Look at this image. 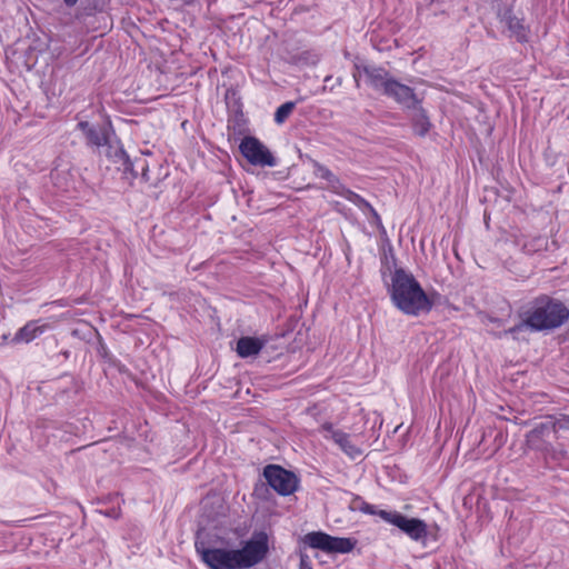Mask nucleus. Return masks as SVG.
Here are the masks:
<instances>
[{"label":"nucleus","mask_w":569,"mask_h":569,"mask_svg":"<svg viewBox=\"0 0 569 569\" xmlns=\"http://www.w3.org/2000/svg\"><path fill=\"white\" fill-rule=\"evenodd\" d=\"M556 421L538 423L526 435L528 446L536 450H546L548 447V439L551 435L556 433Z\"/></svg>","instance_id":"14"},{"label":"nucleus","mask_w":569,"mask_h":569,"mask_svg":"<svg viewBox=\"0 0 569 569\" xmlns=\"http://www.w3.org/2000/svg\"><path fill=\"white\" fill-rule=\"evenodd\" d=\"M330 79H331V77L328 76V77L325 78V81H329Z\"/></svg>","instance_id":"30"},{"label":"nucleus","mask_w":569,"mask_h":569,"mask_svg":"<svg viewBox=\"0 0 569 569\" xmlns=\"http://www.w3.org/2000/svg\"><path fill=\"white\" fill-rule=\"evenodd\" d=\"M194 548L200 559L210 569H240L234 549L209 548L199 536L194 541Z\"/></svg>","instance_id":"3"},{"label":"nucleus","mask_w":569,"mask_h":569,"mask_svg":"<svg viewBox=\"0 0 569 569\" xmlns=\"http://www.w3.org/2000/svg\"><path fill=\"white\" fill-rule=\"evenodd\" d=\"M379 517L386 522L398 528L411 540L425 543L428 537V526L419 518H410L399 511H381Z\"/></svg>","instance_id":"5"},{"label":"nucleus","mask_w":569,"mask_h":569,"mask_svg":"<svg viewBox=\"0 0 569 569\" xmlns=\"http://www.w3.org/2000/svg\"><path fill=\"white\" fill-rule=\"evenodd\" d=\"M240 568H251L260 563L269 552V537L266 531H254L242 548L234 549Z\"/></svg>","instance_id":"4"},{"label":"nucleus","mask_w":569,"mask_h":569,"mask_svg":"<svg viewBox=\"0 0 569 569\" xmlns=\"http://www.w3.org/2000/svg\"><path fill=\"white\" fill-rule=\"evenodd\" d=\"M241 154L253 166L274 167L276 158L256 137H244L239 146Z\"/></svg>","instance_id":"9"},{"label":"nucleus","mask_w":569,"mask_h":569,"mask_svg":"<svg viewBox=\"0 0 569 569\" xmlns=\"http://www.w3.org/2000/svg\"><path fill=\"white\" fill-rule=\"evenodd\" d=\"M351 509L359 510L367 515L379 516V512L383 511L378 509L375 505L368 503L360 497H356L351 502Z\"/></svg>","instance_id":"22"},{"label":"nucleus","mask_w":569,"mask_h":569,"mask_svg":"<svg viewBox=\"0 0 569 569\" xmlns=\"http://www.w3.org/2000/svg\"><path fill=\"white\" fill-rule=\"evenodd\" d=\"M303 542L313 549H319L328 553H348L357 540L345 537H332L322 531H312L303 537Z\"/></svg>","instance_id":"6"},{"label":"nucleus","mask_w":569,"mask_h":569,"mask_svg":"<svg viewBox=\"0 0 569 569\" xmlns=\"http://www.w3.org/2000/svg\"><path fill=\"white\" fill-rule=\"evenodd\" d=\"M365 77V82L375 91L385 93L386 88L392 80L390 72L380 66L355 63L352 70V78L357 88L360 87V80Z\"/></svg>","instance_id":"7"},{"label":"nucleus","mask_w":569,"mask_h":569,"mask_svg":"<svg viewBox=\"0 0 569 569\" xmlns=\"http://www.w3.org/2000/svg\"><path fill=\"white\" fill-rule=\"evenodd\" d=\"M383 96L392 99L406 111H409L411 107L417 106L422 100L417 96L413 88L399 82L396 78H392Z\"/></svg>","instance_id":"11"},{"label":"nucleus","mask_w":569,"mask_h":569,"mask_svg":"<svg viewBox=\"0 0 569 569\" xmlns=\"http://www.w3.org/2000/svg\"><path fill=\"white\" fill-rule=\"evenodd\" d=\"M263 477L278 495L290 496L299 487V478L279 465H268L263 468Z\"/></svg>","instance_id":"8"},{"label":"nucleus","mask_w":569,"mask_h":569,"mask_svg":"<svg viewBox=\"0 0 569 569\" xmlns=\"http://www.w3.org/2000/svg\"><path fill=\"white\" fill-rule=\"evenodd\" d=\"M556 425L559 429H569V415H560L556 420Z\"/></svg>","instance_id":"25"},{"label":"nucleus","mask_w":569,"mask_h":569,"mask_svg":"<svg viewBox=\"0 0 569 569\" xmlns=\"http://www.w3.org/2000/svg\"><path fill=\"white\" fill-rule=\"evenodd\" d=\"M264 346V341L256 337H241L237 341V353L241 358L258 355Z\"/></svg>","instance_id":"17"},{"label":"nucleus","mask_w":569,"mask_h":569,"mask_svg":"<svg viewBox=\"0 0 569 569\" xmlns=\"http://www.w3.org/2000/svg\"><path fill=\"white\" fill-rule=\"evenodd\" d=\"M118 156L121 157V161L119 162L120 169H122L123 174L127 179H136L138 177V172L134 168V161L130 159L124 150L118 149Z\"/></svg>","instance_id":"21"},{"label":"nucleus","mask_w":569,"mask_h":569,"mask_svg":"<svg viewBox=\"0 0 569 569\" xmlns=\"http://www.w3.org/2000/svg\"><path fill=\"white\" fill-rule=\"evenodd\" d=\"M525 327H528L527 323H526V319L522 322H520V323H518V325H516V326L505 330L503 335H515V333L521 331Z\"/></svg>","instance_id":"26"},{"label":"nucleus","mask_w":569,"mask_h":569,"mask_svg":"<svg viewBox=\"0 0 569 569\" xmlns=\"http://www.w3.org/2000/svg\"><path fill=\"white\" fill-rule=\"evenodd\" d=\"M77 128L82 131L88 147L100 151L101 147L110 143V138L114 136L111 122L104 124H93L88 121H80Z\"/></svg>","instance_id":"10"},{"label":"nucleus","mask_w":569,"mask_h":569,"mask_svg":"<svg viewBox=\"0 0 569 569\" xmlns=\"http://www.w3.org/2000/svg\"><path fill=\"white\" fill-rule=\"evenodd\" d=\"M498 19L505 26L510 38H515L518 42L523 43L529 40V29L525 26L523 19L513 14L511 8L498 10Z\"/></svg>","instance_id":"12"},{"label":"nucleus","mask_w":569,"mask_h":569,"mask_svg":"<svg viewBox=\"0 0 569 569\" xmlns=\"http://www.w3.org/2000/svg\"><path fill=\"white\" fill-rule=\"evenodd\" d=\"M569 319V308L548 296L538 297L527 312L526 323L533 331L552 330Z\"/></svg>","instance_id":"2"},{"label":"nucleus","mask_w":569,"mask_h":569,"mask_svg":"<svg viewBox=\"0 0 569 569\" xmlns=\"http://www.w3.org/2000/svg\"><path fill=\"white\" fill-rule=\"evenodd\" d=\"M390 296L395 306L409 316L427 313L433 306L416 278L401 268L393 272Z\"/></svg>","instance_id":"1"},{"label":"nucleus","mask_w":569,"mask_h":569,"mask_svg":"<svg viewBox=\"0 0 569 569\" xmlns=\"http://www.w3.org/2000/svg\"><path fill=\"white\" fill-rule=\"evenodd\" d=\"M79 0H63V3L69 7V8H72L77 4Z\"/></svg>","instance_id":"29"},{"label":"nucleus","mask_w":569,"mask_h":569,"mask_svg":"<svg viewBox=\"0 0 569 569\" xmlns=\"http://www.w3.org/2000/svg\"><path fill=\"white\" fill-rule=\"evenodd\" d=\"M46 325L40 326L38 325V321H29L16 332L12 341L16 343H29L37 337L42 335L46 331Z\"/></svg>","instance_id":"16"},{"label":"nucleus","mask_w":569,"mask_h":569,"mask_svg":"<svg viewBox=\"0 0 569 569\" xmlns=\"http://www.w3.org/2000/svg\"><path fill=\"white\" fill-rule=\"evenodd\" d=\"M93 14V11L92 9H87V8H83L82 6L80 7L78 13H77V17L80 18V17H89V16H92Z\"/></svg>","instance_id":"28"},{"label":"nucleus","mask_w":569,"mask_h":569,"mask_svg":"<svg viewBox=\"0 0 569 569\" xmlns=\"http://www.w3.org/2000/svg\"><path fill=\"white\" fill-rule=\"evenodd\" d=\"M134 168L137 170V172L141 173V178L144 180V181H148L149 178H148V170H149V167H148V163L147 161L143 159V158H136L134 160Z\"/></svg>","instance_id":"24"},{"label":"nucleus","mask_w":569,"mask_h":569,"mask_svg":"<svg viewBox=\"0 0 569 569\" xmlns=\"http://www.w3.org/2000/svg\"><path fill=\"white\" fill-rule=\"evenodd\" d=\"M336 193L340 194L341 197H343L348 201L352 202L359 209L368 210L369 213L375 218V220L380 222V216L378 214L376 209L366 199H363L360 194H358V193L353 192L352 190L346 188L343 184H342V188H340V192H336Z\"/></svg>","instance_id":"18"},{"label":"nucleus","mask_w":569,"mask_h":569,"mask_svg":"<svg viewBox=\"0 0 569 569\" xmlns=\"http://www.w3.org/2000/svg\"><path fill=\"white\" fill-rule=\"evenodd\" d=\"M299 569H313L307 555L300 556Z\"/></svg>","instance_id":"27"},{"label":"nucleus","mask_w":569,"mask_h":569,"mask_svg":"<svg viewBox=\"0 0 569 569\" xmlns=\"http://www.w3.org/2000/svg\"><path fill=\"white\" fill-rule=\"evenodd\" d=\"M296 107L293 101H287L282 103L274 112V121L279 124L283 123L291 114Z\"/></svg>","instance_id":"23"},{"label":"nucleus","mask_w":569,"mask_h":569,"mask_svg":"<svg viewBox=\"0 0 569 569\" xmlns=\"http://www.w3.org/2000/svg\"><path fill=\"white\" fill-rule=\"evenodd\" d=\"M313 173L316 177L328 181L329 187L333 192H340V188H342V183H341L340 179L336 174H333L329 168L315 161L313 162Z\"/></svg>","instance_id":"19"},{"label":"nucleus","mask_w":569,"mask_h":569,"mask_svg":"<svg viewBox=\"0 0 569 569\" xmlns=\"http://www.w3.org/2000/svg\"><path fill=\"white\" fill-rule=\"evenodd\" d=\"M118 149L124 150L120 143V141L112 136L110 138V143L106 144L104 147H101L100 151H98L100 154L103 153L108 159L112 160L114 163H119L121 161V157L118 156Z\"/></svg>","instance_id":"20"},{"label":"nucleus","mask_w":569,"mask_h":569,"mask_svg":"<svg viewBox=\"0 0 569 569\" xmlns=\"http://www.w3.org/2000/svg\"><path fill=\"white\" fill-rule=\"evenodd\" d=\"M409 111H411L410 120L415 134L426 137L430 131L432 123L427 110L422 107V100L419 101L417 106L411 107Z\"/></svg>","instance_id":"15"},{"label":"nucleus","mask_w":569,"mask_h":569,"mask_svg":"<svg viewBox=\"0 0 569 569\" xmlns=\"http://www.w3.org/2000/svg\"><path fill=\"white\" fill-rule=\"evenodd\" d=\"M321 429L327 432L325 437L331 439L351 459L361 456V449L352 442L350 435L336 430L330 422L323 423Z\"/></svg>","instance_id":"13"}]
</instances>
